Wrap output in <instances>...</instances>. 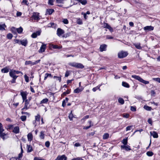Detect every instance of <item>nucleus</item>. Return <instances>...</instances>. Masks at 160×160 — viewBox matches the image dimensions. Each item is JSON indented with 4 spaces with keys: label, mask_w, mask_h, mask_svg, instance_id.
Returning <instances> with one entry per match:
<instances>
[{
    "label": "nucleus",
    "mask_w": 160,
    "mask_h": 160,
    "mask_svg": "<svg viewBox=\"0 0 160 160\" xmlns=\"http://www.w3.org/2000/svg\"><path fill=\"white\" fill-rule=\"evenodd\" d=\"M30 99L28 100L27 99L25 100L24 101L25 102V105L26 106H28L29 103V102Z\"/></svg>",
    "instance_id": "nucleus-46"
},
{
    "label": "nucleus",
    "mask_w": 160,
    "mask_h": 160,
    "mask_svg": "<svg viewBox=\"0 0 160 160\" xmlns=\"http://www.w3.org/2000/svg\"><path fill=\"white\" fill-rule=\"evenodd\" d=\"M40 116L39 114H38L35 117V120L39 122L40 121Z\"/></svg>",
    "instance_id": "nucleus-41"
},
{
    "label": "nucleus",
    "mask_w": 160,
    "mask_h": 160,
    "mask_svg": "<svg viewBox=\"0 0 160 160\" xmlns=\"http://www.w3.org/2000/svg\"><path fill=\"white\" fill-rule=\"evenodd\" d=\"M144 108L148 111H151L152 109V108L147 105H145L144 107Z\"/></svg>",
    "instance_id": "nucleus-36"
},
{
    "label": "nucleus",
    "mask_w": 160,
    "mask_h": 160,
    "mask_svg": "<svg viewBox=\"0 0 160 160\" xmlns=\"http://www.w3.org/2000/svg\"><path fill=\"white\" fill-rule=\"evenodd\" d=\"M77 23L79 25L82 24V21L80 19H79L78 20Z\"/></svg>",
    "instance_id": "nucleus-57"
},
{
    "label": "nucleus",
    "mask_w": 160,
    "mask_h": 160,
    "mask_svg": "<svg viewBox=\"0 0 160 160\" xmlns=\"http://www.w3.org/2000/svg\"><path fill=\"white\" fill-rule=\"evenodd\" d=\"M146 154L148 156L151 157L153 155V153L152 152L148 151L147 152Z\"/></svg>",
    "instance_id": "nucleus-42"
},
{
    "label": "nucleus",
    "mask_w": 160,
    "mask_h": 160,
    "mask_svg": "<svg viewBox=\"0 0 160 160\" xmlns=\"http://www.w3.org/2000/svg\"><path fill=\"white\" fill-rule=\"evenodd\" d=\"M24 77L25 81L27 82H29V77L26 74H25L24 75Z\"/></svg>",
    "instance_id": "nucleus-51"
},
{
    "label": "nucleus",
    "mask_w": 160,
    "mask_h": 160,
    "mask_svg": "<svg viewBox=\"0 0 160 160\" xmlns=\"http://www.w3.org/2000/svg\"><path fill=\"white\" fill-rule=\"evenodd\" d=\"M50 142L48 141L46 142L45 143V145L47 148H48L50 146Z\"/></svg>",
    "instance_id": "nucleus-54"
},
{
    "label": "nucleus",
    "mask_w": 160,
    "mask_h": 160,
    "mask_svg": "<svg viewBox=\"0 0 160 160\" xmlns=\"http://www.w3.org/2000/svg\"><path fill=\"white\" fill-rule=\"evenodd\" d=\"M23 30V28L21 27H20L19 28H17V32L19 34H21Z\"/></svg>",
    "instance_id": "nucleus-26"
},
{
    "label": "nucleus",
    "mask_w": 160,
    "mask_h": 160,
    "mask_svg": "<svg viewBox=\"0 0 160 160\" xmlns=\"http://www.w3.org/2000/svg\"><path fill=\"white\" fill-rule=\"evenodd\" d=\"M15 70L13 69H10L9 72V75L12 78L15 75Z\"/></svg>",
    "instance_id": "nucleus-18"
},
{
    "label": "nucleus",
    "mask_w": 160,
    "mask_h": 160,
    "mask_svg": "<svg viewBox=\"0 0 160 160\" xmlns=\"http://www.w3.org/2000/svg\"><path fill=\"white\" fill-rule=\"evenodd\" d=\"M46 48V45L45 44H42L39 50V52L42 53L45 51Z\"/></svg>",
    "instance_id": "nucleus-10"
},
{
    "label": "nucleus",
    "mask_w": 160,
    "mask_h": 160,
    "mask_svg": "<svg viewBox=\"0 0 160 160\" xmlns=\"http://www.w3.org/2000/svg\"><path fill=\"white\" fill-rule=\"evenodd\" d=\"M68 64L70 66L77 68H84V66L82 64L75 62H70Z\"/></svg>",
    "instance_id": "nucleus-2"
},
{
    "label": "nucleus",
    "mask_w": 160,
    "mask_h": 160,
    "mask_svg": "<svg viewBox=\"0 0 160 160\" xmlns=\"http://www.w3.org/2000/svg\"><path fill=\"white\" fill-rule=\"evenodd\" d=\"M78 2L80 3L82 5H85L87 3V0H75Z\"/></svg>",
    "instance_id": "nucleus-21"
},
{
    "label": "nucleus",
    "mask_w": 160,
    "mask_h": 160,
    "mask_svg": "<svg viewBox=\"0 0 160 160\" xmlns=\"http://www.w3.org/2000/svg\"><path fill=\"white\" fill-rule=\"evenodd\" d=\"M62 22L65 24H68V21L67 19H63L62 20Z\"/></svg>",
    "instance_id": "nucleus-53"
},
{
    "label": "nucleus",
    "mask_w": 160,
    "mask_h": 160,
    "mask_svg": "<svg viewBox=\"0 0 160 160\" xmlns=\"http://www.w3.org/2000/svg\"><path fill=\"white\" fill-rule=\"evenodd\" d=\"M20 44L24 46H26L28 44V41L26 39H24L20 41Z\"/></svg>",
    "instance_id": "nucleus-15"
},
{
    "label": "nucleus",
    "mask_w": 160,
    "mask_h": 160,
    "mask_svg": "<svg viewBox=\"0 0 160 160\" xmlns=\"http://www.w3.org/2000/svg\"><path fill=\"white\" fill-rule=\"evenodd\" d=\"M29 108L28 106L24 105V107L21 109L22 111H23L24 109L27 110Z\"/></svg>",
    "instance_id": "nucleus-61"
},
{
    "label": "nucleus",
    "mask_w": 160,
    "mask_h": 160,
    "mask_svg": "<svg viewBox=\"0 0 160 160\" xmlns=\"http://www.w3.org/2000/svg\"><path fill=\"white\" fill-rule=\"evenodd\" d=\"M71 92V89H68L66 92H65L62 94V96H66L67 94H69Z\"/></svg>",
    "instance_id": "nucleus-30"
},
{
    "label": "nucleus",
    "mask_w": 160,
    "mask_h": 160,
    "mask_svg": "<svg viewBox=\"0 0 160 160\" xmlns=\"http://www.w3.org/2000/svg\"><path fill=\"white\" fill-rule=\"evenodd\" d=\"M130 109L132 111H133V112L136 111V108L134 107H133V106L131 107Z\"/></svg>",
    "instance_id": "nucleus-56"
},
{
    "label": "nucleus",
    "mask_w": 160,
    "mask_h": 160,
    "mask_svg": "<svg viewBox=\"0 0 160 160\" xmlns=\"http://www.w3.org/2000/svg\"><path fill=\"white\" fill-rule=\"evenodd\" d=\"M56 25L53 22H50L48 25V27H52L55 28L56 27Z\"/></svg>",
    "instance_id": "nucleus-31"
},
{
    "label": "nucleus",
    "mask_w": 160,
    "mask_h": 160,
    "mask_svg": "<svg viewBox=\"0 0 160 160\" xmlns=\"http://www.w3.org/2000/svg\"><path fill=\"white\" fill-rule=\"evenodd\" d=\"M64 31L60 28H58L57 29V34L58 36L60 37L62 35L64 34Z\"/></svg>",
    "instance_id": "nucleus-6"
},
{
    "label": "nucleus",
    "mask_w": 160,
    "mask_h": 160,
    "mask_svg": "<svg viewBox=\"0 0 160 160\" xmlns=\"http://www.w3.org/2000/svg\"><path fill=\"white\" fill-rule=\"evenodd\" d=\"M25 65H31V66L33 65V62L31 61H26L25 63Z\"/></svg>",
    "instance_id": "nucleus-32"
},
{
    "label": "nucleus",
    "mask_w": 160,
    "mask_h": 160,
    "mask_svg": "<svg viewBox=\"0 0 160 160\" xmlns=\"http://www.w3.org/2000/svg\"><path fill=\"white\" fill-rule=\"evenodd\" d=\"M41 32L39 31L34 32L32 34L31 36L33 38H37L38 36H39L40 35Z\"/></svg>",
    "instance_id": "nucleus-7"
},
{
    "label": "nucleus",
    "mask_w": 160,
    "mask_h": 160,
    "mask_svg": "<svg viewBox=\"0 0 160 160\" xmlns=\"http://www.w3.org/2000/svg\"><path fill=\"white\" fill-rule=\"evenodd\" d=\"M153 80L154 81L158 82L159 83H160V78H153Z\"/></svg>",
    "instance_id": "nucleus-58"
},
{
    "label": "nucleus",
    "mask_w": 160,
    "mask_h": 160,
    "mask_svg": "<svg viewBox=\"0 0 160 160\" xmlns=\"http://www.w3.org/2000/svg\"><path fill=\"white\" fill-rule=\"evenodd\" d=\"M27 117L26 116L23 115L22 116L20 117V119L22 121H24L26 119Z\"/></svg>",
    "instance_id": "nucleus-44"
},
{
    "label": "nucleus",
    "mask_w": 160,
    "mask_h": 160,
    "mask_svg": "<svg viewBox=\"0 0 160 160\" xmlns=\"http://www.w3.org/2000/svg\"><path fill=\"white\" fill-rule=\"evenodd\" d=\"M122 116L123 118H128L129 116V114L127 113H124L122 114Z\"/></svg>",
    "instance_id": "nucleus-47"
},
{
    "label": "nucleus",
    "mask_w": 160,
    "mask_h": 160,
    "mask_svg": "<svg viewBox=\"0 0 160 160\" xmlns=\"http://www.w3.org/2000/svg\"><path fill=\"white\" fill-rule=\"evenodd\" d=\"M101 86V85H98V86H97V87L94 88H93L92 90L93 92H95L98 89H99V90H100V86Z\"/></svg>",
    "instance_id": "nucleus-35"
},
{
    "label": "nucleus",
    "mask_w": 160,
    "mask_h": 160,
    "mask_svg": "<svg viewBox=\"0 0 160 160\" xmlns=\"http://www.w3.org/2000/svg\"><path fill=\"white\" fill-rule=\"evenodd\" d=\"M47 12H48L49 15H50L54 12V10L53 9H47Z\"/></svg>",
    "instance_id": "nucleus-28"
},
{
    "label": "nucleus",
    "mask_w": 160,
    "mask_h": 160,
    "mask_svg": "<svg viewBox=\"0 0 160 160\" xmlns=\"http://www.w3.org/2000/svg\"><path fill=\"white\" fill-rule=\"evenodd\" d=\"M20 94L23 100V102L24 100L27 99V94L26 92L23 91L21 92Z\"/></svg>",
    "instance_id": "nucleus-12"
},
{
    "label": "nucleus",
    "mask_w": 160,
    "mask_h": 160,
    "mask_svg": "<svg viewBox=\"0 0 160 160\" xmlns=\"http://www.w3.org/2000/svg\"><path fill=\"white\" fill-rule=\"evenodd\" d=\"M150 134L151 136H152L154 138H158V133L155 131L150 132Z\"/></svg>",
    "instance_id": "nucleus-13"
},
{
    "label": "nucleus",
    "mask_w": 160,
    "mask_h": 160,
    "mask_svg": "<svg viewBox=\"0 0 160 160\" xmlns=\"http://www.w3.org/2000/svg\"><path fill=\"white\" fill-rule=\"evenodd\" d=\"M22 156V153L20 152L19 154L18 157L16 158V159H19L21 158Z\"/></svg>",
    "instance_id": "nucleus-64"
},
{
    "label": "nucleus",
    "mask_w": 160,
    "mask_h": 160,
    "mask_svg": "<svg viewBox=\"0 0 160 160\" xmlns=\"http://www.w3.org/2000/svg\"><path fill=\"white\" fill-rule=\"evenodd\" d=\"M40 137L42 139H43L44 138V132L43 131H41L40 132Z\"/></svg>",
    "instance_id": "nucleus-40"
},
{
    "label": "nucleus",
    "mask_w": 160,
    "mask_h": 160,
    "mask_svg": "<svg viewBox=\"0 0 160 160\" xmlns=\"http://www.w3.org/2000/svg\"><path fill=\"white\" fill-rule=\"evenodd\" d=\"M109 137V134L108 133H105L102 136V138L103 139H107Z\"/></svg>",
    "instance_id": "nucleus-33"
},
{
    "label": "nucleus",
    "mask_w": 160,
    "mask_h": 160,
    "mask_svg": "<svg viewBox=\"0 0 160 160\" xmlns=\"http://www.w3.org/2000/svg\"><path fill=\"white\" fill-rule=\"evenodd\" d=\"M71 35V33L70 32H68L66 33L65 34L63 35V37L64 38H67L70 36Z\"/></svg>",
    "instance_id": "nucleus-45"
},
{
    "label": "nucleus",
    "mask_w": 160,
    "mask_h": 160,
    "mask_svg": "<svg viewBox=\"0 0 160 160\" xmlns=\"http://www.w3.org/2000/svg\"><path fill=\"white\" fill-rule=\"evenodd\" d=\"M53 0H49L48 2V5H53Z\"/></svg>",
    "instance_id": "nucleus-49"
},
{
    "label": "nucleus",
    "mask_w": 160,
    "mask_h": 160,
    "mask_svg": "<svg viewBox=\"0 0 160 160\" xmlns=\"http://www.w3.org/2000/svg\"><path fill=\"white\" fill-rule=\"evenodd\" d=\"M67 157L65 155H62L61 156H58L55 160H67Z\"/></svg>",
    "instance_id": "nucleus-4"
},
{
    "label": "nucleus",
    "mask_w": 160,
    "mask_h": 160,
    "mask_svg": "<svg viewBox=\"0 0 160 160\" xmlns=\"http://www.w3.org/2000/svg\"><path fill=\"white\" fill-rule=\"evenodd\" d=\"M89 116L88 115H87L85 116L82 118L81 119V121L84 122L85 121V120L88 118H89Z\"/></svg>",
    "instance_id": "nucleus-37"
},
{
    "label": "nucleus",
    "mask_w": 160,
    "mask_h": 160,
    "mask_svg": "<svg viewBox=\"0 0 160 160\" xmlns=\"http://www.w3.org/2000/svg\"><path fill=\"white\" fill-rule=\"evenodd\" d=\"M92 126V125H91L88 126L84 127L83 129L87 130L90 128Z\"/></svg>",
    "instance_id": "nucleus-55"
},
{
    "label": "nucleus",
    "mask_w": 160,
    "mask_h": 160,
    "mask_svg": "<svg viewBox=\"0 0 160 160\" xmlns=\"http://www.w3.org/2000/svg\"><path fill=\"white\" fill-rule=\"evenodd\" d=\"M128 138L123 139L121 141L122 143L123 144V145H127L128 144Z\"/></svg>",
    "instance_id": "nucleus-25"
},
{
    "label": "nucleus",
    "mask_w": 160,
    "mask_h": 160,
    "mask_svg": "<svg viewBox=\"0 0 160 160\" xmlns=\"http://www.w3.org/2000/svg\"><path fill=\"white\" fill-rule=\"evenodd\" d=\"M28 140L29 141L31 142L33 139V136L32 133H29L27 135Z\"/></svg>",
    "instance_id": "nucleus-22"
},
{
    "label": "nucleus",
    "mask_w": 160,
    "mask_h": 160,
    "mask_svg": "<svg viewBox=\"0 0 160 160\" xmlns=\"http://www.w3.org/2000/svg\"><path fill=\"white\" fill-rule=\"evenodd\" d=\"M54 79H56L57 80H58L60 82L61 81V78L60 77H58L57 76H54L53 77Z\"/></svg>",
    "instance_id": "nucleus-50"
},
{
    "label": "nucleus",
    "mask_w": 160,
    "mask_h": 160,
    "mask_svg": "<svg viewBox=\"0 0 160 160\" xmlns=\"http://www.w3.org/2000/svg\"><path fill=\"white\" fill-rule=\"evenodd\" d=\"M11 31L12 32V33H13V34L16 35V37L17 36V28L14 27H12L11 28Z\"/></svg>",
    "instance_id": "nucleus-20"
},
{
    "label": "nucleus",
    "mask_w": 160,
    "mask_h": 160,
    "mask_svg": "<svg viewBox=\"0 0 160 160\" xmlns=\"http://www.w3.org/2000/svg\"><path fill=\"white\" fill-rule=\"evenodd\" d=\"M66 105V102L65 100H64L62 102V106L64 107H65Z\"/></svg>",
    "instance_id": "nucleus-63"
},
{
    "label": "nucleus",
    "mask_w": 160,
    "mask_h": 160,
    "mask_svg": "<svg viewBox=\"0 0 160 160\" xmlns=\"http://www.w3.org/2000/svg\"><path fill=\"white\" fill-rule=\"evenodd\" d=\"M72 160H83V159L81 158L78 157L77 158H74L72 159Z\"/></svg>",
    "instance_id": "nucleus-60"
},
{
    "label": "nucleus",
    "mask_w": 160,
    "mask_h": 160,
    "mask_svg": "<svg viewBox=\"0 0 160 160\" xmlns=\"http://www.w3.org/2000/svg\"><path fill=\"white\" fill-rule=\"evenodd\" d=\"M107 45L105 44H103L100 45L99 49L101 52L106 51V48Z\"/></svg>",
    "instance_id": "nucleus-11"
},
{
    "label": "nucleus",
    "mask_w": 160,
    "mask_h": 160,
    "mask_svg": "<svg viewBox=\"0 0 160 160\" xmlns=\"http://www.w3.org/2000/svg\"><path fill=\"white\" fill-rule=\"evenodd\" d=\"M48 100L47 98H45L42 100L40 102V103H46L48 101Z\"/></svg>",
    "instance_id": "nucleus-38"
},
{
    "label": "nucleus",
    "mask_w": 160,
    "mask_h": 160,
    "mask_svg": "<svg viewBox=\"0 0 160 160\" xmlns=\"http://www.w3.org/2000/svg\"><path fill=\"white\" fill-rule=\"evenodd\" d=\"M7 135V134H6L4 132H2L0 133V137L1 138H2V137H3V136H4L5 135Z\"/></svg>",
    "instance_id": "nucleus-62"
},
{
    "label": "nucleus",
    "mask_w": 160,
    "mask_h": 160,
    "mask_svg": "<svg viewBox=\"0 0 160 160\" xmlns=\"http://www.w3.org/2000/svg\"><path fill=\"white\" fill-rule=\"evenodd\" d=\"M66 0H56V2L58 3H63V2Z\"/></svg>",
    "instance_id": "nucleus-52"
},
{
    "label": "nucleus",
    "mask_w": 160,
    "mask_h": 160,
    "mask_svg": "<svg viewBox=\"0 0 160 160\" xmlns=\"http://www.w3.org/2000/svg\"><path fill=\"white\" fill-rule=\"evenodd\" d=\"M134 45L135 46V47L138 49H141L142 48L140 46V43H135Z\"/></svg>",
    "instance_id": "nucleus-27"
},
{
    "label": "nucleus",
    "mask_w": 160,
    "mask_h": 160,
    "mask_svg": "<svg viewBox=\"0 0 160 160\" xmlns=\"http://www.w3.org/2000/svg\"><path fill=\"white\" fill-rule=\"evenodd\" d=\"M9 68L8 67L3 68L1 69V71L2 73H6L8 72L9 70Z\"/></svg>",
    "instance_id": "nucleus-19"
},
{
    "label": "nucleus",
    "mask_w": 160,
    "mask_h": 160,
    "mask_svg": "<svg viewBox=\"0 0 160 160\" xmlns=\"http://www.w3.org/2000/svg\"><path fill=\"white\" fill-rule=\"evenodd\" d=\"M103 26L104 28L107 29L110 26L108 23H104Z\"/></svg>",
    "instance_id": "nucleus-48"
},
{
    "label": "nucleus",
    "mask_w": 160,
    "mask_h": 160,
    "mask_svg": "<svg viewBox=\"0 0 160 160\" xmlns=\"http://www.w3.org/2000/svg\"><path fill=\"white\" fill-rule=\"evenodd\" d=\"M128 55L127 52L122 51L118 53V57L119 58H122L126 57Z\"/></svg>",
    "instance_id": "nucleus-3"
},
{
    "label": "nucleus",
    "mask_w": 160,
    "mask_h": 160,
    "mask_svg": "<svg viewBox=\"0 0 160 160\" xmlns=\"http://www.w3.org/2000/svg\"><path fill=\"white\" fill-rule=\"evenodd\" d=\"M122 85L123 86L126 88H129L130 87L129 84L126 82H123L122 83Z\"/></svg>",
    "instance_id": "nucleus-29"
},
{
    "label": "nucleus",
    "mask_w": 160,
    "mask_h": 160,
    "mask_svg": "<svg viewBox=\"0 0 160 160\" xmlns=\"http://www.w3.org/2000/svg\"><path fill=\"white\" fill-rule=\"evenodd\" d=\"M121 148L122 149H125L126 151H129L131 150L130 146L128 145H122Z\"/></svg>",
    "instance_id": "nucleus-8"
},
{
    "label": "nucleus",
    "mask_w": 160,
    "mask_h": 160,
    "mask_svg": "<svg viewBox=\"0 0 160 160\" xmlns=\"http://www.w3.org/2000/svg\"><path fill=\"white\" fill-rule=\"evenodd\" d=\"M144 29L146 32L150 31L153 30L154 27L151 26H148L144 27Z\"/></svg>",
    "instance_id": "nucleus-5"
},
{
    "label": "nucleus",
    "mask_w": 160,
    "mask_h": 160,
    "mask_svg": "<svg viewBox=\"0 0 160 160\" xmlns=\"http://www.w3.org/2000/svg\"><path fill=\"white\" fill-rule=\"evenodd\" d=\"M50 48L54 49H60L62 48L61 45L58 46L57 45L51 44L50 45Z\"/></svg>",
    "instance_id": "nucleus-9"
},
{
    "label": "nucleus",
    "mask_w": 160,
    "mask_h": 160,
    "mask_svg": "<svg viewBox=\"0 0 160 160\" xmlns=\"http://www.w3.org/2000/svg\"><path fill=\"white\" fill-rule=\"evenodd\" d=\"M132 78L136 79L139 81V82L145 84H147L149 83V81H146L141 78L140 77L136 75H132Z\"/></svg>",
    "instance_id": "nucleus-1"
},
{
    "label": "nucleus",
    "mask_w": 160,
    "mask_h": 160,
    "mask_svg": "<svg viewBox=\"0 0 160 160\" xmlns=\"http://www.w3.org/2000/svg\"><path fill=\"white\" fill-rule=\"evenodd\" d=\"M118 102L121 104L122 105L124 104V100L121 98H119L118 99Z\"/></svg>",
    "instance_id": "nucleus-34"
},
{
    "label": "nucleus",
    "mask_w": 160,
    "mask_h": 160,
    "mask_svg": "<svg viewBox=\"0 0 160 160\" xmlns=\"http://www.w3.org/2000/svg\"><path fill=\"white\" fill-rule=\"evenodd\" d=\"M6 26L4 23L2 24H0V30L4 31L6 30L5 28H6Z\"/></svg>",
    "instance_id": "nucleus-23"
},
{
    "label": "nucleus",
    "mask_w": 160,
    "mask_h": 160,
    "mask_svg": "<svg viewBox=\"0 0 160 160\" xmlns=\"http://www.w3.org/2000/svg\"><path fill=\"white\" fill-rule=\"evenodd\" d=\"M12 37V35L11 33H9L7 35V38L9 39H11Z\"/></svg>",
    "instance_id": "nucleus-43"
},
{
    "label": "nucleus",
    "mask_w": 160,
    "mask_h": 160,
    "mask_svg": "<svg viewBox=\"0 0 160 160\" xmlns=\"http://www.w3.org/2000/svg\"><path fill=\"white\" fill-rule=\"evenodd\" d=\"M31 18L35 20H38L40 19L38 14L36 13H33L32 16L31 17Z\"/></svg>",
    "instance_id": "nucleus-16"
},
{
    "label": "nucleus",
    "mask_w": 160,
    "mask_h": 160,
    "mask_svg": "<svg viewBox=\"0 0 160 160\" xmlns=\"http://www.w3.org/2000/svg\"><path fill=\"white\" fill-rule=\"evenodd\" d=\"M133 126H129L126 127V130L127 131L130 130L131 129V128Z\"/></svg>",
    "instance_id": "nucleus-59"
},
{
    "label": "nucleus",
    "mask_w": 160,
    "mask_h": 160,
    "mask_svg": "<svg viewBox=\"0 0 160 160\" xmlns=\"http://www.w3.org/2000/svg\"><path fill=\"white\" fill-rule=\"evenodd\" d=\"M68 118L70 119V121L72 120V119L73 118V115L72 113V111L71 112V113L69 114L68 115Z\"/></svg>",
    "instance_id": "nucleus-39"
},
{
    "label": "nucleus",
    "mask_w": 160,
    "mask_h": 160,
    "mask_svg": "<svg viewBox=\"0 0 160 160\" xmlns=\"http://www.w3.org/2000/svg\"><path fill=\"white\" fill-rule=\"evenodd\" d=\"M15 134H17L19 132V128L18 126H16L14 128L12 131Z\"/></svg>",
    "instance_id": "nucleus-17"
},
{
    "label": "nucleus",
    "mask_w": 160,
    "mask_h": 160,
    "mask_svg": "<svg viewBox=\"0 0 160 160\" xmlns=\"http://www.w3.org/2000/svg\"><path fill=\"white\" fill-rule=\"evenodd\" d=\"M27 152H31L33 150V148L30 145H27Z\"/></svg>",
    "instance_id": "nucleus-24"
},
{
    "label": "nucleus",
    "mask_w": 160,
    "mask_h": 160,
    "mask_svg": "<svg viewBox=\"0 0 160 160\" xmlns=\"http://www.w3.org/2000/svg\"><path fill=\"white\" fill-rule=\"evenodd\" d=\"M83 88H78L74 90L73 92L74 93H78L81 92L83 90Z\"/></svg>",
    "instance_id": "nucleus-14"
}]
</instances>
